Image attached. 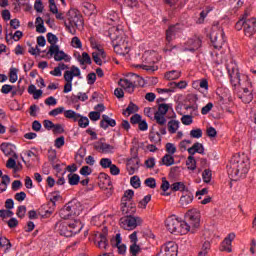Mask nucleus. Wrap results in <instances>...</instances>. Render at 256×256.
<instances>
[{"label": "nucleus", "mask_w": 256, "mask_h": 256, "mask_svg": "<svg viewBox=\"0 0 256 256\" xmlns=\"http://www.w3.org/2000/svg\"><path fill=\"white\" fill-rule=\"evenodd\" d=\"M181 35V28L179 24L175 26H170L166 31V40L167 44L164 47V53L166 55H177V53H181V51H197L201 47V38L194 36L193 38L188 39L184 46L181 45H172L171 41L176 37H180Z\"/></svg>", "instance_id": "f257e3e1"}, {"label": "nucleus", "mask_w": 256, "mask_h": 256, "mask_svg": "<svg viewBox=\"0 0 256 256\" xmlns=\"http://www.w3.org/2000/svg\"><path fill=\"white\" fill-rule=\"evenodd\" d=\"M228 175L232 181H239L249 173V158L247 156H233L228 166Z\"/></svg>", "instance_id": "f03ea898"}, {"label": "nucleus", "mask_w": 256, "mask_h": 256, "mask_svg": "<svg viewBox=\"0 0 256 256\" xmlns=\"http://www.w3.org/2000/svg\"><path fill=\"white\" fill-rule=\"evenodd\" d=\"M109 35L110 39L112 40L115 53L123 56L129 55L131 47L129 46V42H127L123 29L114 26L109 30Z\"/></svg>", "instance_id": "7ed1b4c3"}, {"label": "nucleus", "mask_w": 256, "mask_h": 256, "mask_svg": "<svg viewBox=\"0 0 256 256\" xmlns=\"http://www.w3.org/2000/svg\"><path fill=\"white\" fill-rule=\"evenodd\" d=\"M165 227L172 235H187L191 231V226L177 215H171L165 220Z\"/></svg>", "instance_id": "20e7f679"}, {"label": "nucleus", "mask_w": 256, "mask_h": 256, "mask_svg": "<svg viewBox=\"0 0 256 256\" xmlns=\"http://www.w3.org/2000/svg\"><path fill=\"white\" fill-rule=\"evenodd\" d=\"M56 228L63 237H73V235H77V233L81 232V229H83V224L75 217H72L66 222L56 223Z\"/></svg>", "instance_id": "39448f33"}, {"label": "nucleus", "mask_w": 256, "mask_h": 256, "mask_svg": "<svg viewBox=\"0 0 256 256\" xmlns=\"http://www.w3.org/2000/svg\"><path fill=\"white\" fill-rule=\"evenodd\" d=\"M64 25L71 35H75L77 29H83V18L81 17V13L75 9H70L66 15Z\"/></svg>", "instance_id": "423d86ee"}, {"label": "nucleus", "mask_w": 256, "mask_h": 256, "mask_svg": "<svg viewBox=\"0 0 256 256\" xmlns=\"http://www.w3.org/2000/svg\"><path fill=\"white\" fill-rule=\"evenodd\" d=\"M226 69L228 71L230 81L234 87H241L243 86V83H247V76L239 73V67L237 66L236 61L232 60L229 64H227Z\"/></svg>", "instance_id": "0eeeda50"}, {"label": "nucleus", "mask_w": 256, "mask_h": 256, "mask_svg": "<svg viewBox=\"0 0 256 256\" xmlns=\"http://www.w3.org/2000/svg\"><path fill=\"white\" fill-rule=\"evenodd\" d=\"M210 41L215 49H221L225 45V32L219 26H213L210 33Z\"/></svg>", "instance_id": "6e6552de"}, {"label": "nucleus", "mask_w": 256, "mask_h": 256, "mask_svg": "<svg viewBox=\"0 0 256 256\" xmlns=\"http://www.w3.org/2000/svg\"><path fill=\"white\" fill-rule=\"evenodd\" d=\"M143 223L141 217L126 216L120 219V226L126 231H133Z\"/></svg>", "instance_id": "1a4fd4ad"}, {"label": "nucleus", "mask_w": 256, "mask_h": 256, "mask_svg": "<svg viewBox=\"0 0 256 256\" xmlns=\"http://www.w3.org/2000/svg\"><path fill=\"white\" fill-rule=\"evenodd\" d=\"M81 211V206L68 203L60 210L59 215L61 219H71V217H78V215H81Z\"/></svg>", "instance_id": "9d476101"}, {"label": "nucleus", "mask_w": 256, "mask_h": 256, "mask_svg": "<svg viewBox=\"0 0 256 256\" xmlns=\"http://www.w3.org/2000/svg\"><path fill=\"white\" fill-rule=\"evenodd\" d=\"M186 219L190 224V232L195 233V229H198L199 225H201V213L197 209L189 210L186 213Z\"/></svg>", "instance_id": "9b49d317"}, {"label": "nucleus", "mask_w": 256, "mask_h": 256, "mask_svg": "<svg viewBox=\"0 0 256 256\" xmlns=\"http://www.w3.org/2000/svg\"><path fill=\"white\" fill-rule=\"evenodd\" d=\"M64 117H66V119H73V121L78 122L81 129H87V127H89V118L82 116L73 110H66L64 112Z\"/></svg>", "instance_id": "f8f14e48"}, {"label": "nucleus", "mask_w": 256, "mask_h": 256, "mask_svg": "<svg viewBox=\"0 0 256 256\" xmlns=\"http://www.w3.org/2000/svg\"><path fill=\"white\" fill-rule=\"evenodd\" d=\"M48 55L54 57V61H71L69 55L63 52V50H59L57 45H50Z\"/></svg>", "instance_id": "ddd939ff"}, {"label": "nucleus", "mask_w": 256, "mask_h": 256, "mask_svg": "<svg viewBox=\"0 0 256 256\" xmlns=\"http://www.w3.org/2000/svg\"><path fill=\"white\" fill-rule=\"evenodd\" d=\"M142 61L144 64L137 65L136 67H139L140 69H143L144 71H150L154 72L157 71V66L153 65L154 61L152 59L151 52L147 51L144 53L142 57Z\"/></svg>", "instance_id": "4468645a"}, {"label": "nucleus", "mask_w": 256, "mask_h": 256, "mask_svg": "<svg viewBox=\"0 0 256 256\" xmlns=\"http://www.w3.org/2000/svg\"><path fill=\"white\" fill-rule=\"evenodd\" d=\"M157 256H177V244L173 241L167 242L161 247Z\"/></svg>", "instance_id": "2eb2a0df"}, {"label": "nucleus", "mask_w": 256, "mask_h": 256, "mask_svg": "<svg viewBox=\"0 0 256 256\" xmlns=\"http://www.w3.org/2000/svg\"><path fill=\"white\" fill-rule=\"evenodd\" d=\"M256 34V18H248L244 23V35L253 37Z\"/></svg>", "instance_id": "dca6fc26"}, {"label": "nucleus", "mask_w": 256, "mask_h": 256, "mask_svg": "<svg viewBox=\"0 0 256 256\" xmlns=\"http://www.w3.org/2000/svg\"><path fill=\"white\" fill-rule=\"evenodd\" d=\"M235 233H230L227 235V237L223 240V242L220 245V251H226V253H231L233 251L232 243L235 241Z\"/></svg>", "instance_id": "f3484780"}, {"label": "nucleus", "mask_w": 256, "mask_h": 256, "mask_svg": "<svg viewBox=\"0 0 256 256\" xmlns=\"http://www.w3.org/2000/svg\"><path fill=\"white\" fill-rule=\"evenodd\" d=\"M123 239L121 238V234H116L114 238L111 239L112 247H116L118 249V253L120 255H125L127 253V246L122 243Z\"/></svg>", "instance_id": "a211bd4d"}, {"label": "nucleus", "mask_w": 256, "mask_h": 256, "mask_svg": "<svg viewBox=\"0 0 256 256\" xmlns=\"http://www.w3.org/2000/svg\"><path fill=\"white\" fill-rule=\"evenodd\" d=\"M75 77L83 79V76H81V69L77 66H71L69 70L64 72V80L73 81Z\"/></svg>", "instance_id": "6ab92c4d"}, {"label": "nucleus", "mask_w": 256, "mask_h": 256, "mask_svg": "<svg viewBox=\"0 0 256 256\" xmlns=\"http://www.w3.org/2000/svg\"><path fill=\"white\" fill-rule=\"evenodd\" d=\"M94 243L100 249H107V247H109V242L107 241V232L96 234Z\"/></svg>", "instance_id": "aec40b11"}, {"label": "nucleus", "mask_w": 256, "mask_h": 256, "mask_svg": "<svg viewBox=\"0 0 256 256\" xmlns=\"http://www.w3.org/2000/svg\"><path fill=\"white\" fill-rule=\"evenodd\" d=\"M1 151L6 155V157L12 156L14 159H17V153H15V150L17 149L15 145L11 143H2L0 146Z\"/></svg>", "instance_id": "412c9836"}, {"label": "nucleus", "mask_w": 256, "mask_h": 256, "mask_svg": "<svg viewBox=\"0 0 256 256\" xmlns=\"http://www.w3.org/2000/svg\"><path fill=\"white\" fill-rule=\"evenodd\" d=\"M119 85L126 93H133L135 91V82L129 78L120 79Z\"/></svg>", "instance_id": "4be33fe9"}, {"label": "nucleus", "mask_w": 256, "mask_h": 256, "mask_svg": "<svg viewBox=\"0 0 256 256\" xmlns=\"http://www.w3.org/2000/svg\"><path fill=\"white\" fill-rule=\"evenodd\" d=\"M92 57L94 59V62L96 65H103L107 59V54L105 53V50H100V51H94L92 53Z\"/></svg>", "instance_id": "5701e85b"}, {"label": "nucleus", "mask_w": 256, "mask_h": 256, "mask_svg": "<svg viewBox=\"0 0 256 256\" xmlns=\"http://www.w3.org/2000/svg\"><path fill=\"white\" fill-rule=\"evenodd\" d=\"M128 175H135L139 171V161L137 159H131L126 164Z\"/></svg>", "instance_id": "b1692460"}, {"label": "nucleus", "mask_w": 256, "mask_h": 256, "mask_svg": "<svg viewBox=\"0 0 256 256\" xmlns=\"http://www.w3.org/2000/svg\"><path fill=\"white\" fill-rule=\"evenodd\" d=\"M115 125H117V122L115 121V119L110 118L106 114L102 115V120L100 121V127L102 129H108L109 127H115Z\"/></svg>", "instance_id": "393cba45"}, {"label": "nucleus", "mask_w": 256, "mask_h": 256, "mask_svg": "<svg viewBox=\"0 0 256 256\" xmlns=\"http://www.w3.org/2000/svg\"><path fill=\"white\" fill-rule=\"evenodd\" d=\"M193 199H194L193 193H191L189 190H187L180 197L181 207H187V205H191V203H193Z\"/></svg>", "instance_id": "a878e982"}, {"label": "nucleus", "mask_w": 256, "mask_h": 256, "mask_svg": "<svg viewBox=\"0 0 256 256\" xmlns=\"http://www.w3.org/2000/svg\"><path fill=\"white\" fill-rule=\"evenodd\" d=\"M167 127L168 133H170V135H173L177 133V131H179V127H181V122H179V120L172 119L168 121Z\"/></svg>", "instance_id": "bb28decb"}, {"label": "nucleus", "mask_w": 256, "mask_h": 256, "mask_svg": "<svg viewBox=\"0 0 256 256\" xmlns=\"http://www.w3.org/2000/svg\"><path fill=\"white\" fill-rule=\"evenodd\" d=\"M65 69H69V66H67L65 63H59L58 66L54 68V70L50 71V75L53 77H61Z\"/></svg>", "instance_id": "cd10ccee"}, {"label": "nucleus", "mask_w": 256, "mask_h": 256, "mask_svg": "<svg viewBox=\"0 0 256 256\" xmlns=\"http://www.w3.org/2000/svg\"><path fill=\"white\" fill-rule=\"evenodd\" d=\"M188 153L189 155H195V153L203 155V153H205V148L203 147V144L197 142L192 147L188 148Z\"/></svg>", "instance_id": "c85d7f7f"}, {"label": "nucleus", "mask_w": 256, "mask_h": 256, "mask_svg": "<svg viewBox=\"0 0 256 256\" xmlns=\"http://www.w3.org/2000/svg\"><path fill=\"white\" fill-rule=\"evenodd\" d=\"M171 191H181L182 193H186L187 191H189V189L187 188L184 182H175L171 184Z\"/></svg>", "instance_id": "c756f323"}, {"label": "nucleus", "mask_w": 256, "mask_h": 256, "mask_svg": "<svg viewBox=\"0 0 256 256\" xmlns=\"http://www.w3.org/2000/svg\"><path fill=\"white\" fill-rule=\"evenodd\" d=\"M240 98L243 103H251V101H253V94L248 88H243V93L240 95Z\"/></svg>", "instance_id": "7c9ffc66"}, {"label": "nucleus", "mask_w": 256, "mask_h": 256, "mask_svg": "<svg viewBox=\"0 0 256 256\" xmlns=\"http://www.w3.org/2000/svg\"><path fill=\"white\" fill-rule=\"evenodd\" d=\"M67 179L69 185L71 186L79 185V181H81V177L79 176V174L75 173H69Z\"/></svg>", "instance_id": "2f4dec72"}, {"label": "nucleus", "mask_w": 256, "mask_h": 256, "mask_svg": "<svg viewBox=\"0 0 256 256\" xmlns=\"http://www.w3.org/2000/svg\"><path fill=\"white\" fill-rule=\"evenodd\" d=\"M181 77V71L172 70L165 73V79L168 81H175L176 79H179Z\"/></svg>", "instance_id": "473e14b6"}, {"label": "nucleus", "mask_w": 256, "mask_h": 256, "mask_svg": "<svg viewBox=\"0 0 256 256\" xmlns=\"http://www.w3.org/2000/svg\"><path fill=\"white\" fill-rule=\"evenodd\" d=\"M9 183H11V178H9L7 175L2 176V181L0 183V193H5V191H7Z\"/></svg>", "instance_id": "72a5a7b5"}, {"label": "nucleus", "mask_w": 256, "mask_h": 256, "mask_svg": "<svg viewBox=\"0 0 256 256\" xmlns=\"http://www.w3.org/2000/svg\"><path fill=\"white\" fill-rule=\"evenodd\" d=\"M188 85L189 82L185 80H182L180 82H170V87H173L174 92L177 91V89H187Z\"/></svg>", "instance_id": "f704fd0d"}, {"label": "nucleus", "mask_w": 256, "mask_h": 256, "mask_svg": "<svg viewBox=\"0 0 256 256\" xmlns=\"http://www.w3.org/2000/svg\"><path fill=\"white\" fill-rule=\"evenodd\" d=\"M186 165H187L189 171H195L197 169V161L195 160V157L192 154H190V156H188Z\"/></svg>", "instance_id": "c9c22d12"}, {"label": "nucleus", "mask_w": 256, "mask_h": 256, "mask_svg": "<svg viewBox=\"0 0 256 256\" xmlns=\"http://www.w3.org/2000/svg\"><path fill=\"white\" fill-rule=\"evenodd\" d=\"M162 163L166 167H171V165H175V157L171 154H166L162 157Z\"/></svg>", "instance_id": "e433bc0d"}, {"label": "nucleus", "mask_w": 256, "mask_h": 256, "mask_svg": "<svg viewBox=\"0 0 256 256\" xmlns=\"http://www.w3.org/2000/svg\"><path fill=\"white\" fill-rule=\"evenodd\" d=\"M98 149L101 153H113V151H115V147L107 143H101L98 146Z\"/></svg>", "instance_id": "4c0bfd02"}, {"label": "nucleus", "mask_w": 256, "mask_h": 256, "mask_svg": "<svg viewBox=\"0 0 256 256\" xmlns=\"http://www.w3.org/2000/svg\"><path fill=\"white\" fill-rule=\"evenodd\" d=\"M78 61L80 65H91V56H89V53L83 52L82 56H79Z\"/></svg>", "instance_id": "58836bf2"}, {"label": "nucleus", "mask_w": 256, "mask_h": 256, "mask_svg": "<svg viewBox=\"0 0 256 256\" xmlns=\"http://www.w3.org/2000/svg\"><path fill=\"white\" fill-rule=\"evenodd\" d=\"M15 89V86L13 85H9V84H4L1 88V93H3L4 95H9V93H13V95H15L17 93Z\"/></svg>", "instance_id": "ea45409f"}, {"label": "nucleus", "mask_w": 256, "mask_h": 256, "mask_svg": "<svg viewBox=\"0 0 256 256\" xmlns=\"http://www.w3.org/2000/svg\"><path fill=\"white\" fill-rule=\"evenodd\" d=\"M157 93H159V95H171L172 93H175V89L168 83V88H158Z\"/></svg>", "instance_id": "a19ab883"}, {"label": "nucleus", "mask_w": 256, "mask_h": 256, "mask_svg": "<svg viewBox=\"0 0 256 256\" xmlns=\"http://www.w3.org/2000/svg\"><path fill=\"white\" fill-rule=\"evenodd\" d=\"M19 70L17 68H10V74H9V81L10 83H17V79H19L18 76Z\"/></svg>", "instance_id": "79ce46f5"}, {"label": "nucleus", "mask_w": 256, "mask_h": 256, "mask_svg": "<svg viewBox=\"0 0 256 256\" xmlns=\"http://www.w3.org/2000/svg\"><path fill=\"white\" fill-rule=\"evenodd\" d=\"M169 109H173L171 104H160L158 106V111L156 113L160 115H167V112L169 111Z\"/></svg>", "instance_id": "37998d69"}, {"label": "nucleus", "mask_w": 256, "mask_h": 256, "mask_svg": "<svg viewBox=\"0 0 256 256\" xmlns=\"http://www.w3.org/2000/svg\"><path fill=\"white\" fill-rule=\"evenodd\" d=\"M154 119H155L156 123H158V125H161V126L166 125V123H167V119L165 118L164 114H159V113L155 112Z\"/></svg>", "instance_id": "c03bdc74"}, {"label": "nucleus", "mask_w": 256, "mask_h": 256, "mask_svg": "<svg viewBox=\"0 0 256 256\" xmlns=\"http://www.w3.org/2000/svg\"><path fill=\"white\" fill-rule=\"evenodd\" d=\"M151 201V195H146L142 200L139 201L138 203V208L139 209H147V205Z\"/></svg>", "instance_id": "a18cd8bd"}, {"label": "nucleus", "mask_w": 256, "mask_h": 256, "mask_svg": "<svg viewBox=\"0 0 256 256\" xmlns=\"http://www.w3.org/2000/svg\"><path fill=\"white\" fill-rule=\"evenodd\" d=\"M137 111H139V107L133 103H130L124 111V115L129 117V115H132V113H137Z\"/></svg>", "instance_id": "49530a36"}, {"label": "nucleus", "mask_w": 256, "mask_h": 256, "mask_svg": "<svg viewBox=\"0 0 256 256\" xmlns=\"http://www.w3.org/2000/svg\"><path fill=\"white\" fill-rule=\"evenodd\" d=\"M213 177V174L211 173V170L205 169L202 173V179L204 183H211V179Z\"/></svg>", "instance_id": "de8ad7c7"}, {"label": "nucleus", "mask_w": 256, "mask_h": 256, "mask_svg": "<svg viewBox=\"0 0 256 256\" xmlns=\"http://www.w3.org/2000/svg\"><path fill=\"white\" fill-rule=\"evenodd\" d=\"M71 45L74 47V49H82L83 43L81 42V39L79 37L75 36L71 40Z\"/></svg>", "instance_id": "09e8293b"}, {"label": "nucleus", "mask_w": 256, "mask_h": 256, "mask_svg": "<svg viewBox=\"0 0 256 256\" xmlns=\"http://www.w3.org/2000/svg\"><path fill=\"white\" fill-rule=\"evenodd\" d=\"M190 137L193 139H201L203 137V130L199 128L191 130Z\"/></svg>", "instance_id": "8fccbe9b"}, {"label": "nucleus", "mask_w": 256, "mask_h": 256, "mask_svg": "<svg viewBox=\"0 0 256 256\" xmlns=\"http://www.w3.org/2000/svg\"><path fill=\"white\" fill-rule=\"evenodd\" d=\"M61 113H65V107L63 106L51 110L48 115H50V117H57V115H61Z\"/></svg>", "instance_id": "3c124183"}, {"label": "nucleus", "mask_w": 256, "mask_h": 256, "mask_svg": "<svg viewBox=\"0 0 256 256\" xmlns=\"http://www.w3.org/2000/svg\"><path fill=\"white\" fill-rule=\"evenodd\" d=\"M130 185H132L134 189H139V187H141V179L138 176H133L130 179Z\"/></svg>", "instance_id": "603ef678"}, {"label": "nucleus", "mask_w": 256, "mask_h": 256, "mask_svg": "<svg viewBox=\"0 0 256 256\" xmlns=\"http://www.w3.org/2000/svg\"><path fill=\"white\" fill-rule=\"evenodd\" d=\"M100 165L103 169H109L113 165V162L110 158H102L100 160Z\"/></svg>", "instance_id": "864d4df0"}, {"label": "nucleus", "mask_w": 256, "mask_h": 256, "mask_svg": "<svg viewBox=\"0 0 256 256\" xmlns=\"http://www.w3.org/2000/svg\"><path fill=\"white\" fill-rule=\"evenodd\" d=\"M167 155H175L177 153V147L173 143L166 144Z\"/></svg>", "instance_id": "5fc2aeb1"}, {"label": "nucleus", "mask_w": 256, "mask_h": 256, "mask_svg": "<svg viewBox=\"0 0 256 256\" xmlns=\"http://www.w3.org/2000/svg\"><path fill=\"white\" fill-rule=\"evenodd\" d=\"M144 184L146 185V187H149L150 189H155V187H157V181L155 180V178H147L144 181Z\"/></svg>", "instance_id": "6e6d98bb"}, {"label": "nucleus", "mask_w": 256, "mask_h": 256, "mask_svg": "<svg viewBox=\"0 0 256 256\" xmlns=\"http://www.w3.org/2000/svg\"><path fill=\"white\" fill-rule=\"evenodd\" d=\"M63 145H65V137L60 136V137L56 138V140L54 142V146L56 147V149H61V147H63Z\"/></svg>", "instance_id": "4d7b16f0"}, {"label": "nucleus", "mask_w": 256, "mask_h": 256, "mask_svg": "<svg viewBox=\"0 0 256 256\" xmlns=\"http://www.w3.org/2000/svg\"><path fill=\"white\" fill-rule=\"evenodd\" d=\"M161 189L164 193H167L171 189V184L167 181V178H162Z\"/></svg>", "instance_id": "13d9d810"}, {"label": "nucleus", "mask_w": 256, "mask_h": 256, "mask_svg": "<svg viewBox=\"0 0 256 256\" xmlns=\"http://www.w3.org/2000/svg\"><path fill=\"white\" fill-rule=\"evenodd\" d=\"M93 173V170L89 166H83L80 169V175H83L84 177H88V175H91Z\"/></svg>", "instance_id": "bf43d9fd"}, {"label": "nucleus", "mask_w": 256, "mask_h": 256, "mask_svg": "<svg viewBox=\"0 0 256 256\" xmlns=\"http://www.w3.org/2000/svg\"><path fill=\"white\" fill-rule=\"evenodd\" d=\"M13 215L14 213L11 210H5V209L0 210V217L2 219H7V217H13Z\"/></svg>", "instance_id": "052dcab7"}, {"label": "nucleus", "mask_w": 256, "mask_h": 256, "mask_svg": "<svg viewBox=\"0 0 256 256\" xmlns=\"http://www.w3.org/2000/svg\"><path fill=\"white\" fill-rule=\"evenodd\" d=\"M27 213V207L25 206H19L18 210H17V217H19L20 219H23V217H25V214Z\"/></svg>", "instance_id": "680f3d73"}, {"label": "nucleus", "mask_w": 256, "mask_h": 256, "mask_svg": "<svg viewBox=\"0 0 256 256\" xmlns=\"http://www.w3.org/2000/svg\"><path fill=\"white\" fill-rule=\"evenodd\" d=\"M83 7H84V9L88 10V13H90V15H92V13H95L94 4L89 3V2H84Z\"/></svg>", "instance_id": "e2e57ef3"}, {"label": "nucleus", "mask_w": 256, "mask_h": 256, "mask_svg": "<svg viewBox=\"0 0 256 256\" xmlns=\"http://www.w3.org/2000/svg\"><path fill=\"white\" fill-rule=\"evenodd\" d=\"M183 125H191L193 123V117L191 115H184L181 118Z\"/></svg>", "instance_id": "0e129e2a"}, {"label": "nucleus", "mask_w": 256, "mask_h": 256, "mask_svg": "<svg viewBox=\"0 0 256 256\" xmlns=\"http://www.w3.org/2000/svg\"><path fill=\"white\" fill-rule=\"evenodd\" d=\"M89 119L91 121H99L101 119V113L92 111L89 113Z\"/></svg>", "instance_id": "69168bd1"}, {"label": "nucleus", "mask_w": 256, "mask_h": 256, "mask_svg": "<svg viewBox=\"0 0 256 256\" xmlns=\"http://www.w3.org/2000/svg\"><path fill=\"white\" fill-rule=\"evenodd\" d=\"M47 37L48 43H50V45H55L57 41H59V38H57V36L53 33H48Z\"/></svg>", "instance_id": "338daca9"}, {"label": "nucleus", "mask_w": 256, "mask_h": 256, "mask_svg": "<svg viewBox=\"0 0 256 256\" xmlns=\"http://www.w3.org/2000/svg\"><path fill=\"white\" fill-rule=\"evenodd\" d=\"M133 195H135V192L133 190H126L124 192V197L123 199L125 201H131L133 199Z\"/></svg>", "instance_id": "774afa93"}]
</instances>
